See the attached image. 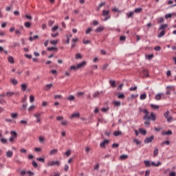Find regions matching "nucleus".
<instances>
[{"label": "nucleus", "mask_w": 176, "mask_h": 176, "mask_svg": "<svg viewBox=\"0 0 176 176\" xmlns=\"http://www.w3.org/2000/svg\"><path fill=\"white\" fill-rule=\"evenodd\" d=\"M167 27H168V25H167V24L161 25V26L159 28V30H166V28Z\"/></svg>", "instance_id": "nucleus-19"}, {"label": "nucleus", "mask_w": 176, "mask_h": 176, "mask_svg": "<svg viewBox=\"0 0 176 176\" xmlns=\"http://www.w3.org/2000/svg\"><path fill=\"white\" fill-rule=\"evenodd\" d=\"M159 155V149L158 148H155L154 150V152H153V156L154 157H156V156Z\"/></svg>", "instance_id": "nucleus-30"}, {"label": "nucleus", "mask_w": 176, "mask_h": 176, "mask_svg": "<svg viewBox=\"0 0 176 176\" xmlns=\"http://www.w3.org/2000/svg\"><path fill=\"white\" fill-rule=\"evenodd\" d=\"M105 6V2H102L99 4L98 10H100V9H101V8H102V6Z\"/></svg>", "instance_id": "nucleus-40"}, {"label": "nucleus", "mask_w": 176, "mask_h": 176, "mask_svg": "<svg viewBox=\"0 0 176 176\" xmlns=\"http://www.w3.org/2000/svg\"><path fill=\"white\" fill-rule=\"evenodd\" d=\"M113 104L115 105V107H120L122 103H120L119 101H116Z\"/></svg>", "instance_id": "nucleus-39"}, {"label": "nucleus", "mask_w": 176, "mask_h": 176, "mask_svg": "<svg viewBox=\"0 0 176 176\" xmlns=\"http://www.w3.org/2000/svg\"><path fill=\"white\" fill-rule=\"evenodd\" d=\"M96 32H102V31H104V28L102 26L98 27L96 29Z\"/></svg>", "instance_id": "nucleus-22"}, {"label": "nucleus", "mask_w": 176, "mask_h": 176, "mask_svg": "<svg viewBox=\"0 0 176 176\" xmlns=\"http://www.w3.org/2000/svg\"><path fill=\"white\" fill-rule=\"evenodd\" d=\"M122 133L120 131H116L113 133V135H115V137H118V135H122Z\"/></svg>", "instance_id": "nucleus-13"}, {"label": "nucleus", "mask_w": 176, "mask_h": 176, "mask_svg": "<svg viewBox=\"0 0 176 176\" xmlns=\"http://www.w3.org/2000/svg\"><path fill=\"white\" fill-rule=\"evenodd\" d=\"M120 40L121 41H126V36H121L120 37Z\"/></svg>", "instance_id": "nucleus-64"}, {"label": "nucleus", "mask_w": 176, "mask_h": 176, "mask_svg": "<svg viewBox=\"0 0 176 176\" xmlns=\"http://www.w3.org/2000/svg\"><path fill=\"white\" fill-rule=\"evenodd\" d=\"M58 28V25H55L52 28V31L54 32V31L57 30Z\"/></svg>", "instance_id": "nucleus-59"}, {"label": "nucleus", "mask_w": 176, "mask_h": 176, "mask_svg": "<svg viewBox=\"0 0 176 176\" xmlns=\"http://www.w3.org/2000/svg\"><path fill=\"white\" fill-rule=\"evenodd\" d=\"M63 119H64V117H63L61 116H58L56 117V120H58V121L63 120Z\"/></svg>", "instance_id": "nucleus-58"}, {"label": "nucleus", "mask_w": 176, "mask_h": 176, "mask_svg": "<svg viewBox=\"0 0 176 176\" xmlns=\"http://www.w3.org/2000/svg\"><path fill=\"white\" fill-rule=\"evenodd\" d=\"M10 134L12 138H17V133H16V131H12L10 132Z\"/></svg>", "instance_id": "nucleus-14"}, {"label": "nucleus", "mask_w": 176, "mask_h": 176, "mask_svg": "<svg viewBox=\"0 0 176 176\" xmlns=\"http://www.w3.org/2000/svg\"><path fill=\"white\" fill-rule=\"evenodd\" d=\"M151 108H153V109H159V106L156 104H151Z\"/></svg>", "instance_id": "nucleus-54"}, {"label": "nucleus", "mask_w": 176, "mask_h": 176, "mask_svg": "<svg viewBox=\"0 0 176 176\" xmlns=\"http://www.w3.org/2000/svg\"><path fill=\"white\" fill-rule=\"evenodd\" d=\"M116 96H117L118 98H119L120 100H124V98H126V96L122 92H118L116 94Z\"/></svg>", "instance_id": "nucleus-8"}, {"label": "nucleus", "mask_w": 176, "mask_h": 176, "mask_svg": "<svg viewBox=\"0 0 176 176\" xmlns=\"http://www.w3.org/2000/svg\"><path fill=\"white\" fill-rule=\"evenodd\" d=\"M133 142H135L136 145H141V141L138 140V139H134Z\"/></svg>", "instance_id": "nucleus-35"}, {"label": "nucleus", "mask_w": 176, "mask_h": 176, "mask_svg": "<svg viewBox=\"0 0 176 176\" xmlns=\"http://www.w3.org/2000/svg\"><path fill=\"white\" fill-rule=\"evenodd\" d=\"M69 118L70 119H73L74 118H80V114L79 113H74Z\"/></svg>", "instance_id": "nucleus-12"}, {"label": "nucleus", "mask_w": 176, "mask_h": 176, "mask_svg": "<svg viewBox=\"0 0 176 176\" xmlns=\"http://www.w3.org/2000/svg\"><path fill=\"white\" fill-rule=\"evenodd\" d=\"M142 72L146 77L149 76V74H148V71L146 69H143Z\"/></svg>", "instance_id": "nucleus-49"}, {"label": "nucleus", "mask_w": 176, "mask_h": 176, "mask_svg": "<svg viewBox=\"0 0 176 176\" xmlns=\"http://www.w3.org/2000/svg\"><path fill=\"white\" fill-rule=\"evenodd\" d=\"M8 60L10 64L14 63V59L11 56H8Z\"/></svg>", "instance_id": "nucleus-21"}, {"label": "nucleus", "mask_w": 176, "mask_h": 176, "mask_svg": "<svg viewBox=\"0 0 176 176\" xmlns=\"http://www.w3.org/2000/svg\"><path fill=\"white\" fill-rule=\"evenodd\" d=\"M153 140H155V135H151L150 138H146L144 142V144H149L152 142Z\"/></svg>", "instance_id": "nucleus-6"}, {"label": "nucleus", "mask_w": 176, "mask_h": 176, "mask_svg": "<svg viewBox=\"0 0 176 176\" xmlns=\"http://www.w3.org/2000/svg\"><path fill=\"white\" fill-rule=\"evenodd\" d=\"M143 119L144 120H152L153 122H155L156 120V116H155V113L152 112L151 113L150 116H144Z\"/></svg>", "instance_id": "nucleus-2"}, {"label": "nucleus", "mask_w": 176, "mask_h": 176, "mask_svg": "<svg viewBox=\"0 0 176 176\" xmlns=\"http://www.w3.org/2000/svg\"><path fill=\"white\" fill-rule=\"evenodd\" d=\"M12 47H20V43L14 42Z\"/></svg>", "instance_id": "nucleus-37"}, {"label": "nucleus", "mask_w": 176, "mask_h": 176, "mask_svg": "<svg viewBox=\"0 0 176 176\" xmlns=\"http://www.w3.org/2000/svg\"><path fill=\"white\" fill-rule=\"evenodd\" d=\"M76 69H77L76 67L74 66V65H72V66L70 67V71H76Z\"/></svg>", "instance_id": "nucleus-53"}, {"label": "nucleus", "mask_w": 176, "mask_h": 176, "mask_svg": "<svg viewBox=\"0 0 176 176\" xmlns=\"http://www.w3.org/2000/svg\"><path fill=\"white\" fill-rule=\"evenodd\" d=\"M144 113H145V116H149V111H148V109H145L144 110Z\"/></svg>", "instance_id": "nucleus-55"}, {"label": "nucleus", "mask_w": 176, "mask_h": 176, "mask_svg": "<svg viewBox=\"0 0 176 176\" xmlns=\"http://www.w3.org/2000/svg\"><path fill=\"white\" fill-rule=\"evenodd\" d=\"M38 141H39L40 142H45V138H44V137H42V136H40V137L38 138Z\"/></svg>", "instance_id": "nucleus-51"}, {"label": "nucleus", "mask_w": 176, "mask_h": 176, "mask_svg": "<svg viewBox=\"0 0 176 176\" xmlns=\"http://www.w3.org/2000/svg\"><path fill=\"white\" fill-rule=\"evenodd\" d=\"M32 164L33 167H35V168H36V167H38V164L35 161H32Z\"/></svg>", "instance_id": "nucleus-52"}, {"label": "nucleus", "mask_w": 176, "mask_h": 176, "mask_svg": "<svg viewBox=\"0 0 176 176\" xmlns=\"http://www.w3.org/2000/svg\"><path fill=\"white\" fill-rule=\"evenodd\" d=\"M166 34V30H162V32L158 34L159 38H162V36H164V34Z\"/></svg>", "instance_id": "nucleus-26"}, {"label": "nucleus", "mask_w": 176, "mask_h": 176, "mask_svg": "<svg viewBox=\"0 0 176 176\" xmlns=\"http://www.w3.org/2000/svg\"><path fill=\"white\" fill-rule=\"evenodd\" d=\"M164 144H166V145H170V141L166 140L163 142L162 143H161V146H164Z\"/></svg>", "instance_id": "nucleus-32"}, {"label": "nucleus", "mask_w": 176, "mask_h": 176, "mask_svg": "<svg viewBox=\"0 0 176 176\" xmlns=\"http://www.w3.org/2000/svg\"><path fill=\"white\" fill-rule=\"evenodd\" d=\"M111 87H116V81L111 80Z\"/></svg>", "instance_id": "nucleus-36"}, {"label": "nucleus", "mask_w": 176, "mask_h": 176, "mask_svg": "<svg viewBox=\"0 0 176 176\" xmlns=\"http://www.w3.org/2000/svg\"><path fill=\"white\" fill-rule=\"evenodd\" d=\"M102 112H107V111H109V107H103L101 109Z\"/></svg>", "instance_id": "nucleus-48"}, {"label": "nucleus", "mask_w": 176, "mask_h": 176, "mask_svg": "<svg viewBox=\"0 0 176 176\" xmlns=\"http://www.w3.org/2000/svg\"><path fill=\"white\" fill-rule=\"evenodd\" d=\"M102 16L105 17L104 21H107V20H109V19H111V16H109V10H103Z\"/></svg>", "instance_id": "nucleus-3"}, {"label": "nucleus", "mask_w": 176, "mask_h": 176, "mask_svg": "<svg viewBox=\"0 0 176 176\" xmlns=\"http://www.w3.org/2000/svg\"><path fill=\"white\" fill-rule=\"evenodd\" d=\"M67 100H68V101H74V100H75V96L70 95L67 98Z\"/></svg>", "instance_id": "nucleus-24"}, {"label": "nucleus", "mask_w": 176, "mask_h": 176, "mask_svg": "<svg viewBox=\"0 0 176 176\" xmlns=\"http://www.w3.org/2000/svg\"><path fill=\"white\" fill-rule=\"evenodd\" d=\"M129 157V155H122L120 156V160H126Z\"/></svg>", "instance_id": "nucleus-23"}, {"label": "nucleus", "mask_w": 176, "mask_h": 176, "mask_svg": "<svg viewBox=\"0 0 176 176\" xmlns=\"http://www.w3.org/2000/svg\"><path fill=\"white\" fill-rule=\"evenodd\" d=\"M142 12V8H138L135 9V13H141Z\"/></svg>", "instance_id": "nucleus-33"}, {"label": "nucleus", "mask_w": 176, "mask_h": 176, "mask_svg": "<svg viewBox=\"0 0 176 176\" xmlns=\"http://www.w3.org/2000/svg\"><path fill=\"white\" fill-rule=\"evenodd\" d=\"M85 65H86V61L84 60L77 65L76 69H80V68H82V67H85Z\"/></svg>", "instance_id": "nucleus-9"}, {"label": "nucleus", "mask_w": 176, "mask_h": 176, "mask_svg": "<svg viewBox=\"0 0 176 176\" xmlns=\"http://www.w3.org/2000/svg\"><path fill=\"white\" fill-rule=\"evenodd\" d=\"M15 163H17L18 164H21V161L19 159V157L16 155L15 158Z\"/></svg>", "instance_id": "nucleus-28"}, {"label": "nucleus", "mask_w": 176, "mask_h": 176, "mask_svg": "<svg viewBox=\"0 0 176 176\" xmlns=\"http://www.w3.org/2000/svg\"><path fill=\"white\" fill-rule=\"evenodd\" d=\"M58 153V149L54 148L50 151V156H53V155H57Z\"/></svg>", "instance_id": "nucleus-11"}, {"label": "nucleus", "mask_w": 176, "mask_h": 176, "mask_svg": "<svg viewBox=\"0 0 176 176\" xmlns=\"http://www.w3.org/2000/svg\"><path fill=\"white\" fill-rule=\"evenodd\" d=\"M90 32H91V28H88L86 30L85 34H90Z\"/></svg>", "instance_id": "nucleus-60"}, {"label": "nucleus", "mask_w": 176, "mask_h": 176, "mask_svg": "<svg viewBox=\"0 0 176 176\" xmlns=\"http://www.w3.org/2000/svg\"><path fill=\"white\" fill-rule=\"evenodd\" d=\"M163 96V93H160V94H157L156 96H155V100H162V96Z\"/></svg>", "instance_id": "nucleus-16"}, {"label": "nucleus", "mask_w": 176, "mask_h": 176, "mask_svg": "<svg viewBox=\"0 0 176 176\" xmlns=\"http://www.w3.org/2000/svg\"><path fill=\"white\" fill-rule=\"evenodd\" d=\"M164 116L166 118L167 122H173V119L170 114V111H167L164 114Z\"/></svg>", "instance_id": "nucleus-4"}, {"label": "nucleus", "mask_w": 176, "mask_h": 176, "mask_svg": "<svg viewBox=\"0 0 176 176\" xmlns=\"http://www.w3.org/2000/svg\"><path fill=\"white\" fill-rule=\"evenodd\" d=\"M139 132L143 135H146V130H144L142 128L139 129Z\"/></svg>", "instance_id": "nucleus-20"}, {"label": "nucleus", "mask_w": 176, "mask_h": 176, "mask_svg": "<svg viewBox=\"0 0 176 176\" xmlns=\"http://www.w3.org/2000/svg\"><path fill=\"white\" fill-rule=\"evenodd\" d=\"M144 163L146 166V167H151V166H153L154 167H159V166H162V162L160 161L157 162V163H155V162H152L151 163V161L144 160Z\"/></svg>", "instance_id": "nucleus-1"}, {"label": "nucleus", "mask_w": 176, "mask_h": 176, "mask_svg": "<svg viewBox=\"0 0 176 176\" xmlns=\"http://www.w3.org/2000/svg\"><path fill=\"white\" fill-rule=\"evenodd\" d=\"M51 45H53L54 46H56L57 43H58V40H52L50 41Z\"/></svg>", "instance_id": "nucleus-29"}, {"label": "nucleus", "mask_w": 176, "mask_h": 176, "mask_svg": "<svg viewBox=\"0 0 176 176\" xmlns=\"http://www.w3.org/2000/svg\"><path fill=\"white\" fill-rule=\"evenodd\" d=\"M47 166L48 167H52L53 166H54V161H50L47 163Z\"/></svg>", "instance_id": "nucleus-38"}, {"label": "nucleus", "mask_w": 176, "mask_h": 176, "mask_svg": "<svg viewBox=\"0 0 176 176\" xmlns=\"http://www.w3.org/2000/svg\"><path fill=\"white\" fill-rule=\"evenodd\" d=\"M25 27H26V28H30L31 27V23L25 22Z\"/></svg>", "instance_id": "nucleus-47"}, {"label": "nucleus", "mask_w": 176, "mask_h": 176, "mask_svg": "<svg viewBox=\"0 0 176 176\" xmlns=\"http://www.w3.org/2000/svg\"><path fill=\"white\" fill-rule=\"evenodd\" d=\"M7 157H12L13 156V151H8L6 152Z\"/></svg>", "instance_id": "nucleus-17"}, {"label": "nucleus", "mask_w": 176, "mask_h": 176, "mask_svg": "<svg viewBox=\"0 0 176 176\" xmlns=\"http://www.w3.org/2000/svg\"><path fill=\"white\" fill-rule=\"evenodd\" d=\"M26 174H27L28 175H29V176H32V175H34V173H32V172L30 171V170H28V171L26 172Z\"/></svg>", "instance_id": "nucleus-57"}, {"label": "nucleus", "mask_w": 176, "mask_h": 176, "mask_svg": "<svg viewBox=\"0 0 176 176\" xmlns=\"http://www.w3.org/2000/svg\"><path fill=\"white\" fill-rule=\"evenodd\" d=\"M47 50H48V52H51L52 50H56V52H57V47H47Z\"/></svg>", "instance_id": "nucleus-31"}, {"label": "nucleus", "mask_w": 176, "mask_h": 176, "mask_svg": "<svg viewBox=\"0 0 176 176\" xmlns=\"http://www.w3.org/2000/svg\"><path fill=\"white\" fill-rule=\"evenodd\" d=\"M151 174V171L149 170H146L144 176H149Z\"/></svg>", "instance_id": "nucleus-63"}, {"label": "nucleus", "mask_w": 176, "mask_h": 176, "mask_svg": "<svg viewBox=\"0 0 176 176\" xmlns=\"http://www.w3.org/2000/svg\"><path fill=\"white\" fill-rule=\"evenodd\" d=\"M6 97H12V96H14V92L8 91L6 93Z\"/></svg>", "instance_id": "nucleus-25"}, {"label": "nucleus", "mask_w": 176, "mask_h": 176, "mask_svg": "<svg viewBox=\"0 0 176 176\" xmlns=\"http://www.w3.org/2000/svg\"><path fill=\"white\" fill-rule=\"evenodd\" d=\"M172 134H173V131L171 130L162 133V135H171Z\"/></svg>", "instance_id": "nucleus-15"}, {"label": "nucleus", "mask_w": 176, "mask_h": 176, "mask_svg": "<svg viewBox=\"0 0 176 176\" xmlns=\"http://www.w3.org/2000/svg\"><path fill=\"white\" fill-rule=\"evenodd\" d=\"M52 87H53V84L50 83V84H47L45 87H44V90L45 91H49V90L50 89H52Z\"/></svg>", "instance_id": "nucleus-10"}, {"label": "nucleus", "mask_w": 176, "mask_h": 176, "mask_svg": "<svg viewBox=\"0 0 176 176\" xmlns=\"http://www.w3.org/2000/svg\"><path fill=\"white\" fill-rule=\"evenodd\" d=\"M145 98H146V94L140 95V100H145Z\"/></svg>", "instance_id": "nucleus-46"}, {"label": "nucleus", "mask_w": 176, "mask_h": 176, "mask_svg": "<svg viewBox=\"0 0 176 176\" xmlns=\"http://www.w3.org/2000/svg\"><path fill=\"white\" fill-rule=\"evenodd\" d=\"M1 142L2 144H8V140H6V139L2 138H1Z\"/></svg>", "instance_id": "nucleus-42"}, {"label": "nucleus", "mask_w": 176, "mask_h": 176, "mask_svg": "<svg viewBox=\"0 0 176 176\" xmlns=\"http://www.w3.org/2000/svg\"><path fill=\"white\" fill-rule=\"evenodd\" d=\"M53 24H54V21H48V25H50V27H52Z\"/></svg>", "instance_id": "nucleus-62"}, {"label": "nucleus", "mask_w": 176, "mask_h": 176, "mask_svg": "<svg viewBox=\"0 0 176 176\" xmlns=\"http://www.w3.org/2000/svg\"><path fill=\"white\" fill-rule=\"evenodd\" d=\"M109 144V140L104 139L102 142L100 144V148H105V145H108Z\"/></svg>", "instance_id": "nucleus-7"}, {"label": "nucleus", "mask_w": 176, "mask_h": 176, "mask_svg": "<svg viewBox=\"0 0 176 176\" xmlns=\"http://www.w3.org/2000/svg\"><path fill=\"white\" fill-rule=\"evenodd\" d=\"M25 174H27V172L25 170H21L20 172V175L21 176L25 175Z\"/></svg>", "instance_id": "nucleus-61"}, {"label": "nucleus", "mask_w": 176, "mask_h": 176, "mask_svg": "<svg viewBox=\"0 0 176 176\" xmlns=\"http://www.w3.org/2000/svg\"><path fill=\"white\" fill-rule=\"evenodd\" d=\"M112 11L113 12H116L117 13H120L121 12L120 10H119V8H113Z\"/></svg>", "instance_id": "nucleus-56"}, {"label": "nucleus", "mask_w": 176, "mask_h": 176, "mask_svg": "<svg viewBox=\"0 0 176 176\" xmlns=\"http://www.w3.org/2000/svg\"><path fill=\"white\" fill-rule=\"evenodd\" d=\"M27 109V104H24L22 105V107L21 108V111H25Z\"/></svg>", "instance_id": "nucleus-50"}, {"label": "nucleus", "mask_w": 176, "mask_h": 176, "mask_svg": "<svg viewBox=\"0 0 176 176\" xmlns=\"http://www.w3.org/2000/svg\"><path fill=\"white\" fill-rule=\"evenodd\" d=\"M43 113H39V112H36V113L34 114V117L36 118V123H41V116L42 115Z\"/></svg>", "instance_id": "nucleus-5"}, {"label": "nucleus", "mask_w": 176, "mask_h": 176, "mask_svg": "<svg viewBox=\"0 0 176 176\" xmlns=\"http://www.w3.org/2000/svg\"><path fill=\"white\" fill-rule=\"evenodd\" d=\"M21 87L22 91H25V90L27 89V85L26 84H22L21 85Z\"/></svg>", "instance_id": "nucleus-27"}, {"label": "nucleus", "mask_w": 176, "mask_h": 176, "mask_svg": "<svg viewBox=\"0 0 176 176\" xmlns=\"http://www.w3.org/2000/svg\"><path fill=\"white\" fill-rule=\"evenodd\" d=\"M75 58L76 60H80V58H82V55H80V54L79 53H77L76 54Z\"/></svg>", "instance_id": "nucleus-34"}, {"label": "nucleus", "mask_w": 176, "mask_h": 176, "mask_svg": "<svg viewBox=\"0 0 176 176\" xmlns=\"http://www.w3.org/2000/svg\"><path fill=\"white\" fill-rule=\"evenodd\" d=\"M100 93H102V91H100H100H96V92H95L92 96L93 98H97V97H98V96H100Z\"/></svg>", "instance_id": "nucleus-18"}, {"label": "nucleus", "mask_w": 176, "mask_h": 176, "mask_svg": "<svg viewBox=\"0 0 176 176\" xmlns=\"http://www.w3.org/2000/svg\"><path fill=\"white\" fill-rule=\"evenodd\" d=\"M17 113H12L11 118H12V119H16V118H17Z\"/></svg>", "instance_id": "nucleus-41"}, {"label": "nucleus", "mask_w": 176, "mask_h": 176, "mask_svg": "<svg viewBox=\"0 0 176 176\" xmlns=\"http://www.w3.org/2000/svg\"><path fill=\"white\" fill-rule=\"evenodd\" d=\"M154 50H156V52H160L162 50V47L160 46H156L154 47Z\"/></svg>", "instance_id": "nucleus-45"}, {"label": "nucleus", "mask_w": 176, "mask_h": 176, "mask_svg": "<svg viewBox=\"0 0 176 176\" xmlns=\"http://www.w3.org/2000/svg\"><path fill=\"white\" fill-rule=\"evenodd\" d=\"M11 83H12V85H14V86H16V85H17V83H18L17 80H16L14 78L11 80Z\"/></svg>", "instance_id": "nucleus-43"}, {"label": "nucleus", "mask_w": 176, "mask_h": 176, "mask_svg": "<svg viewBox=\"0 0 176 176\" xmlns=\"http://www.w3.org/2000/svg\"><path fill=\"white\" fill-rule=\"evenodd\" d=\"M36 160L38 162H41V163H45V159L44 158H42V157H37L36 158Z\"/></svg>", "instance_id": "nucleus-44"}]
</instances>
